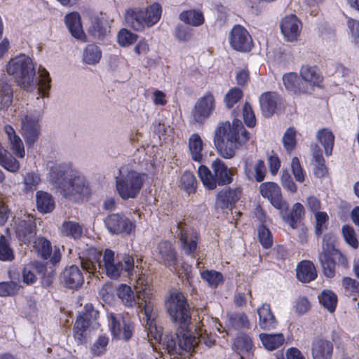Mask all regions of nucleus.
Masks as SVG:
<instances>
[{
    "instance_id": "nucleus-1",
    "label": "nucleus",
    "mask_w": 359,
    "mask_h": 359,
    "mask_svg": "<svg viewBox=\"0 0 359 359\" xmlns=\"http://www.w3.org/2000/svg\"><path fill=\"white\" fill-rule=\"evenodd\" d=\"M101 257L100 251L94 248H88L86 255L79 256L82 269L96 277H98L97 273H105L111 279H117L124 271L131 280L137 277V273L144 271L139 266V262L141 260L137 259L135 266L134 259L129 255H124L121 259H119L115 257L114 251L106 249L102 260Z\"/></svg>"
},
{
    "instance_id": "nucleus-2",
    "label": "nucleus",
    "mask_w": 359,
    "mask_h": 359,
    "mask_svg": "<svg viewBox=\"0 0 359 359\" xmlns=\"http://www.w3.org/2000/svg\"><path fill=\"white\" fill-rule=\"evenodd\" d=\"M5 69L21 88L27 91H32L39 85V95L41 97H48L51 81L49 73L45 68L39 67V80H38L36 64L29 55L20 53L11 58L7 62Z\"/></svg>"
},
{
    "instance_id": "nucleus-3",
    "label": "nucleus",
    "mask_w": 359,
    "mask_h": 359,
    "mask_svg": "<svg viewBox=\"0 0 359 359\" xmlns=\"http://www.w3.org/2000/svg\"><path fill=\"white\" fill-rule=\"evenodd\" d=\"M50 182L63 197L79 201L90 194L89 184L83 175L68 172L62 164L53 163L50 167Z\"/></svg>"
},
{
    "instance_id": "nucleus-4",
    "label": "nucleus",
    "mask_w": 359,
    "mask_h": 359,
    "mask_svg": "<svg viewBox=\"0 0 359 359\" xmlns=\"http://www.w3.org/2000/svg\"><path fill=\"white\" fill-rule=\"evenodd\" d=\"M250 139L249 133L242 122L234 119L231 125L229 121L219 123L215 129L214 144L221 156L230 159L236 151Z\"/></svg>"
},
{
    "instance_id": "nucleus-5",
    "label": "nucleus",
    "mask_w": 359,
    "mask_h": 359,
    "mask_svg": "<svg viewBox=\"0 0 359 359\" xmlns=\"http://www.w3.org/2000/svg\"><path fill=\"white\" fill-rule=\"evenodd\" d=\"M147 280L143 276L137 283V297L139 306L143 307V319L146 320L147 337L153 349H156V344H160L162 339L163 329L156 325V311L153 302V294L148 290Z\"/></svg>"
},
{
    "instance_id": "nucleus-6",
    "label": "nucleus",
    "mask_w": 359,
    "mask_h": 359,
    "mask_svg": "<svg viewBox=\"0 0 359 359\" xmlns=\"http://www.w3.org/2000/svg\"><path fill=\"white\" fill-rule=\"evenodd\" d=\"M147 177L146 173L128 167L121 168L118 175L115 177L116 190L118 196L123 200L136 198Z\"/></svg>"
},
{
    "instance_id": "nucleus-7",
    "label": "nucleus",
    "mask_w": 359,
    "mask_h": 359,
    "mask_svg": "<svg viewBox=\"0 0 359 359\" xmlns=\"http://www.w3.org/2000/svg\"><path fill=\"white\" fill-rule=\"evenodd\" d=\"M214 174L205 165H200L198 175L207 189H215L217 185L224 186L233 182V172L231 168L219 158L215 159L211 164Z\"/></svg>"
},
{
    "instance_id": "nucleus-8",
    "label": "nucleus",
    "mask_w": 359,
    "mask_h": 359,
    "mask_svg": "<svg viewBox=\"0 0 359 359\" xmlns=\"http://www.w3.org/2000/svg\"><path fill=\"white\" fill-rule=\"evenodd\" d=\"M165 306L172 320L180 325L182 329L187 328L191 322L189 306L182 292L171 290Z\"/></svg>"
},
{
    "instance_id": "nucleus-9",
    "label": "nucleus",
    "mask_w": 359,
    "mask_h": 359,
    "mask_svg": "<svg viewBox=\"0 0 359 359\" xmlns=\"http://www.w3.org/2000/svg\"><path fill=\"white\" fill-rule=\"evenodd\" d=\"M196 342L191 331L187 330L180 335H165L159 345L171 356L177 358L193 351Z\"/></svg>"
},
{
    "instance_id": "nucleus-10",
    "label": "nucleus",
    "mask_w": 359,
    "mask_h": 359,
    "mask_svg": "<svg viewBox=\"0 0 359 359\" xmlns=\"http://www.w3.org/2000/svg\"><path fill=\"white\" fill-rule=\"evenodd\" d=\"M262 196L269 201L270 203L282 215L283 211H287L289 205L283 199L281 189L279 185L273 182L262 183L259 187Z\"/></svg>"
},
{
    "instance_id": "nucleus-11",
    "label": "nucleus",
    "mask_w": 359,
    "mask_h": 359,
    "mask_svg": "<svg viewBox=\"0 0 359 359\" xmlns=\"http://www.w3.org/2000/svg\"><path fill=\"white\" fill-rule=\"evenodd\" d=\"M144 277L147 280V286L148 290L152 293V290L150 287V280L148 278V276L144 271H141V272L137 273V277L134 278L135 280V290L136 292V294L135 295L134 292L133 291L130 286L127 285L126 284H121L117 287V295L118 298L121 300L122 303L127 307H133L135 305H137V307L140 309L141 313H144L143 307L139 306L138 302L139 299L137 297V283L138 280Z\"/></svg>"
},
{
    "instance_id": "nucleus-12",
    "label": "nucleus",
    "mask_w": 359,
    "mask_h": 359,
    "mask_svg": "<svg viewBox=\"0 0 359 359\" xmlns=\"http://www.w3.org/2000/svg\"><path fill=\"white\" fill-rule=\"evenodd\" d=\"M216 101L213 94L206 92L196 102L191 116L197 123H203L208 118L215 109Z\"/></svg>"
},
{
    "instance_id": "nucleus-13",
    "label": "nucleus",
    "mask_w": 359,
    "mask_h": 359,
    "mask_svg": "<svg viewBox=\"0 0 359 359\" xmlns=\"http://www.w3.org/2000/svg\"><path fill=\"white\" fill-rule=\"evenodd\" d=\"M108 319L109 326L114 338L128 341L132 337L133 326L130 320L112 313L109 314Z\"/></svg>"
},
{
    "instance_id": "nucleus-14",
    "label": "nucleus",
    "mask_w": 359,
    "mask_h": 359,
    "mask_svg": "<svg viewBox=\"0 0 359 359\" xmlns=\"http://www.w3.org/2000/svg\"><path fill=\"white\" fill-rule=\"evenodd\" d=\"M280 29L285 41L295 42L301 34L302 23L295 15L290 14L281 20Z\"/></svg>"
},
{
    "instance_id": "nucleus-15",
    "label": "nucleus",
    "mask_w": 359,
    "mask_h": 359,
    "mask_svg": "<svg viewBox=\"0 0 359 359\" xmlns=\"http://www.w3.org/2000/svg\"><path fill=\"white\" fill-rule=\"evenodd\" d=\"M39 114L27 113L21 119V130L26 142L34 144L40 134Z\"/></svg>"
},
{
    "instance_id": "nucleus-16",
    "label": "nucleus",
    "mask_w": 359,
    "mask_h": 359,
    "mask_svg": "<svg viewBox=\"0 0 359 359\" xmlns=\"http://www.w3.org/2000/svg\"><path fill=\"white\" fill-rule=\"evenodd\" d=\"M108 231L113 234L130 233L135 224L124 215L111 214L104 221Z\"/></svg>"
},
{
    "instance_id": "nucleus-17",
    "label": "nucleus",
    "mask_w": 359,
    "mask_h": 359,
    "mask_svg": "<svg viewBox=\"0 0 359 359\" xmlns=\"http://www.w3.org/2000/svg\"><path fill=\"white\" fill-rule=\"evenodd\" d=\"M15 231L18 240L25 244L29 243L36 234L34 217L25 215L23 218L15 221Z\"/></svg>"
},
{
    "instance_id": "nucleus-18",
    "label": "nucleus",
    "mask_w": 359,
    "mask_h": 359,
    "mask_svg": "<svg viewBox=\"0 0 359 359\" xmlns=\"http://www.w3.org/2000/svg\"><path fill=\"white\" fill-rule=\"evenodd\" d=\"M229 42L232 48L239 51H249L252 41L248 31L241 25H236L232 29L229 36Z\"/></svg>"
},
{
    "instance_id": "nucleus-19",
    "label": "nucleus",
    "mask_w": 359,
    "mask_h": 359,
    "mask_svg": "<svg viewBox=\"0 0 359 359\" xmlns=\"http://www.w3.org/2000/svg\"><path fill=\"white\" fill-rule=\"evenodd\" d=\"M175 233L179 236L181 246L185 253L191 255L196 251L198 238L196 231L180 222L176 226Z\"/></svg>"
},
{
    "instance_id": "nucleus-20",
    "label": "nucleus",
    "mask_w": 359,
    "mask_h": 359,
    "mask_svg": "<svg viewBox=\"0 0 359 359\" xmlns=\"http://www.w3.org/2000/svg\"><path fill=\"white\" fill-rule=\"evenodd\" d=\"M280 104V97L275 92H266L259 97V104L262 114L271 117Z\"/></svg>"
},
{
    "instance_id": "nucleus-21",
    "label": "nucleus",
    "mask_w": 359,
    "mask_h": 359,
    "mask_svg": "<svg viewBox=\"0 0 359 359\" xmlns=\"http://www.w3.org/2000/svg\"><path fill=\"white\" fill-rule=\"evenodd\" d=\"M124 19L126 25L136 31H142L146 27L143 9L139 7L129 8L126 10Z\"/></svg>"
},
{
    "instance_id": "nucleus-22",
    "label": "nucleus",
    "mask_w": 359,
    "mask_h": 359,
    "mask_svg": "<svg viewBox=\"0 0 359 359\" xmlns=\"http://www.w3.org/2000/svg\"><path fill=\"white\" fill-rule=\"evenodd\" d=\"M333 344L323 339H315L311 344L313 359H332Z\"/></svg>"
},
{
    "instance_id": "nucleus-23",
    "label": "nucleus",
    "mask_w": 359,
    "mask_h": 359,
    "mask_svg": "<svg viewBox=\"0 0 359 359\" xmlns=\"http://www.w3.org/2000/svg\"><path fill=\"white\" fill-rule=\"evenodd\" d=\"M301 79L304 84V88L308 90L307 93H311L315 86H319L322 79L315 67L303 66L300 71Z\"/></svg>"
},
{
    "instance_id": "nucleus-24",
    "label": "nucleus",
    "mask_w": 359,
    "mask_h": 359,
    "mask_svg": "<svg viewBox=\"0 0 359 359\" xmlns=\"http://www.w3.org/2000/svg\"><path fill=\"white\" fill-rule=\"evenodd\" d=\"M244 171L248 180L260 182L263 181L265 177V163L262 160H258L255 163H252V162L249 160H246L244 164Z\"/></svg>"
},
{
    "instance_id": "nucleus-25",
    "label": "nucleus",
    "mask_w": 359,
    "mask_h": 359,
    "mask_svg": "<svg viewBox=\"0 0 359 359\" xmlns=\"http://www.w3.org/2000/svg\"><path fill=\"white\" fill-rule=\"evenodd\" d=\"M62 280L67 287L71 289H77L82 285L84 278L79 267L72 265L66 268L63 271Z\"/></svg>"
},
{
    "instance_id": "nucleus-26",
    "label": "nucleus",
    "mask_w": 359,
    "mask_h": 359,
    "mask_svg": "<svg viewBox=\"0 0 359 359\" xmlns=\"http://www.w3.org/2000/svg\"><path fill=\"white\" fill-rule=\"evenodd\" d=\"M259 316V325L262 330H271L276 327L278 322L275 318L271 306L264 304L257 309Z\"/></svg>"
},
{
    "instance_id": "nucleus-27",
    "label": "nucleus",
    "mask_w": 359,
    "mask_h": 359,
    "mask_svg": "<svg viewBox=\"0 0 359 359\" xmlns=\"http://www.w3.org/2000/svg\"><path fill=\"white\" fill-rule=\"evenodd\" d=\"M194 322L195 323L194 325V333L197 335L195 336L192 334V337L197 340L196 344L194 346V348L198 343H203L208 347L212 346L215 344V339L212 335L208 334L204 318L201 320H200V318H198V320L194 318Z\"/></svg>"
},
{
    "instance_id": "nucleus-28",
    "label": "nucleus",
    "mask_w": 359,
    "mask_h": 359,
    "mask_svg": "<svg viewBox=\"0 0 359 359\" xmlns=\"http://www.w3.org/2000/svg\"><path fill=\"white\" fill-rule=\"evenodd\" d=\"M157 249L164 263L177 270L176 252L172 244L168 241H161L158 243Z\"/></svg>"
},
{
    "instance_id": "nucleus-29",
    "label": "nucleus",
    "mask_w": 359,
    "mask_h": 359,
    "mask_svg": "<svg viewBox=\"0 0 359 359\" xmlns=\"http://www.w3.org/2000/svg\"><path fill=\"white\" fill-rule=\"evenodd\" d=\"M297 277L302 283H309L317 277L313 264L310 261H302L297 266Z\"/></svg>"
},
{
    "instance_id": "nucleus-30",
    "label": "nucleus",
    "mask_w": 359,
    "mask_h": 359,
    "mask_svg": "<svg viewBox=\"0 0 359 359\" xmlns=\"http://www.w3.org/2000/svg\"><path fill=\"white\" fill-rule=\"evenodd\" d=\"M89 33L95 38L100 39L110 32V25L104 15L95 18L88 29Z\"/></svg>"
},
{
    "instance_id": "nucleus-31",
    "label": "nucleus",
    "mask_w": 359,
    "mask_h": 359,
    "mask_svg": "<svg viewBox=\"0 0 359 359\" xmlns=\"http://www.w3.org/2000/svg\"><path fill=\"white\" fill-rule=\"evenodd\" d=\"M5 133L7 135L11 149L13 153L20 158L25 156L24 144L20 137L17 135L13 128L9 125L4 127Z\"/></svg>"
},
{
    "instance_id": "nucleus-32",
    "label": "nucleus",
    "mask_w": 359,
    "mask_h": 359,
    "mask_svg": "<svg viewBox=\"0 0 359 359\" xmlns=\"http://www.w3.org/2000/svg\"><path fill=\"white\" fill-rule=\"evenodd\" d=\"M241 195L240 188L221 191L217 196V205L222 209L227 208L229 205L236 203L240 199Z\"/></svg>"
},
{
    "instance_id": "nucleus-33",
    "label": "nucleus",
    "mask_w": 359,
    "mask_h": 359,
    "mask_svg": "<svg viewBox=\"0 0 359 359\" xmlns=\"http://www.w3.org/2000/svg\"><path fill=\"white\" fill-rule=\"evenodd\" d=\"M283 81L287 90H290L294 93H308V90L304 88V84L302 79L296 73L290 72L284 74Z\"/></svg>"
},
{
    "instance_id": "nucleus-34",
    "label": "nucleus",
    "mask_w": 359,
    "mask_h": 359,
    "mask_svg": "<svg viewBox=\"0 0 359 359\" xmlns=\"http://www.w3.org/2000/svg\"><path fill=\"white\" fill-rule=\"evenodd\" d=\"M189 151L191 159L201 163L203 159V143L198 134H192L189 139Z\"/></svg>"
},
{
    "instance_id": "nucleus-35",
    "label": "nucleus",
    "mask_w": 359,
    "mask_h": 359,
    "mask_svg": "<svg viewBox=\"0 0 359 359\" xmlns=\"http://www.w3.org/2000/svg\"><path fill=\"white\" fill-rule=\"evenodd\" d=\"M65 23L72 35L78 39L84 40L85 34L83 31L80 16L77 13H72L65 16Z\"/></svg>"
},
{
    "instance_id": "nucleus-36",
    "label": "nucleus",
    "mask_w": 359,
    "mask_h": 359,
    "mask_svg": "<svg viewBox=\"0 0 359 359\" xmlns=\"http://www.w3.org/2000/svg\"><path fill=\"white\" fill-rule=\"evenodd\" d=\"M283 212L280 216L283 219L287 222L293 229H297L298 224L304 215V207L300 203H296L292 206L290 214L286 215Z\"/></svg>"
},
{
    "instance_id": "nucleus-37",
    "label": "nucleus",
    "mask_w": 359,
    "mask_h": 359,
    "mask_svg": "<svg viewBox=\"0 0 359 359\" xmlns=\"http://www.w3.org/2000/svg\"><path fill=\"white\" fill-rule=\"evenodd\" d=\"M144 18L147 27H151L160 20L162 14V7L158 3H154L143 9Z\"/></svg>"
},
{
    "instance_id": "nucleus-38",
    "label": "nucleus",
    "mask_w": 359,
    "mask_h": 359,
    "mask_svg": "<svg viewBox=\"0 0 359 359\" xmlns=\"http://www.w3.org/2000/svg\"><path fill=\"white\" fill-rule=\"evenodd\" d=\"M36 206L39 212L48 213L53 210L55 202L50 194L40 191L36 193Z\"/></svg>"
},
{
    "instance_id": "nucleus-39",
    "label": "nucleus",
    "mask_w": 359,
    "mask_h": 359,
    "mask_svg": "<svg viewBox=\"0 0 359 359\" xmlns=\"http://www.w3.org/2000/svg\"><path fill=\"white\" fill-rule=\"evenodd\" d=\"M316 138L323 146L325 154L331 155L334 142V135L332 131L327 128L320 129L316 133Z\"/></svg>"
},
{
    "instance_id": "nucleus-40",
    "label": "nucleus",
    "mask_w": 359,
    "mask_h": 359,
    "mask_svg": "<svg viewBox=\"0 0 359 359\" xmlns=\"http://www.w3.org/2000/svg\"><path fill=\"white\" fill-rule=\"evenodd\" d=\"M259 339L263 346L269 351L279 348L284 342L285 339L282 334H259Z\"/></svg>"
},
{
    "instance_id": "nucleus-41",
    "label": "nucleus",
    "mask_w": 359,
    "mask_h": 359,
    "mask_svg": "<svg viewBox=\"0 0 359 359\" xmlns=\"http://www.w3.org/2000/svg\"><path fill=\"white\" fill-rule=\"evenodd\" d=\"M180 19L184 23L198 27L204 23V16L203 13L196 10H189L180 14Z\"/></svg>"
},
{
    "instance_id": "nucleus-42",
    "label": "nucleus",
    "mask_w": 359,
    "mask_h": 359,
    "mask_svg": "<svg viewBox=\"0 0 359 359\" xmlns=\"http://www.w3.org/2000/svg\"><path fill=\"white\" fill-rule=\"evenodd\" d=\"M253 346L251 337L243 333L238 335L233 343V348L238 353H248L252 350Z\"/></svg>"
},
{
    "instance_id": "nucleus-43",
    "label": "nucleus",
    "mask_w": 359,
    "mask_h": 359,
    "mask_svg": "<svg viewBox=\"0 0 359 359\" xmlns=\"http://www.w3.org/2000/svg\"><path fill=\"white\" fill-rule=\"evenodd\" d=\"M314 174L318 177H324L327 173V168L325 165V160L322 155V151L318 146H315L313 149Z\"/></svg>"
},
{
    "instance_id": "nucleus-44",
    "label": "nucleus",
    "mask_w": 359,
    "mask_h": 359,
    "mask_svg": "<svg viewBox=\"0 0 359 359\" xmlns=\"http://www.w3.org/2000/svg\"><path fill=\"white\" fill-rule=\"evenodd\" d=\"M201 278L207 283L208 286L216 288L224 283L223 275L215 270H204L201 272Z\"/></svg>"
},
{
    "instance_id": "nucleus-45",
    "label": "nucleus",
    "mask_w": 359,
    "mask_h": 359,
    "mask_svg": "<svg viewBox=\"0 0 359 359\" xmlns=\"http://www.w3.org/2000/svg\"><path fill=\"white\" fill-rule=\"evenodd\" d=\"M60 233L62 236L73 238H79L82 234V227L75 222L65 221L60 226Z\"/></svg>"
},
{
    "instance_id": "nucleus-46",
    "label": "nucleus",
    "mask_w": 359,
    "mask_h": 359,
    "mask_svg": "<svg viewBox=\"0 0 359 359\" xmlns=\"http://www.w3.org/2000/svg\"><path fill=\"white\" fill-rule=\"evenodd\" d=\"M102 57V52L100 48L95 44H89L83 52V59L84 62L88 65L98 63Z\"/></svg>"
},
{
    "instance_id": "nucleus-47",
    "label": "nucleus",
    "mask_w": 359,
    "mask_h": 359,
    "mask_svg": "<svg viewBox=\"0 0 359 359\" xmlns=\"http://www.w3.org/2000/svg\"><path fill=\"white\" fill-rule=\"evenodd\" d=\"M34 248L44 259L50 257L52 246L50 242L43 237L37 238L34 242Z\"/></svg>"
},
{
    "instance_id": "nucleus-48",
    "label": "nucleus",
    "mask_w": 359,
    "mask_h": 359,
    "mask_svg": "<svg viewBox=\"0 0 359 359\" xmlns=\"http://www.w3.org/2000/svg\"><path fill=\"white\" fill-rule=\"evenodd\" d=\"M15 259V252L10 242L4 236H0V260L12 262Z\"/></svg>"
},
{
    "instance_id": "nucleus-49",
    "label": "nucleus",
    "mask_w": 359,
    "mask_h": 359,
    "mask_svg": "<svg viewBox=\"0 0 359 359\" xmlns=\"http://www.w3.org/2000/svg\"><path fill=\"white\" fill-rule=\"evenodd\" d=\"M229 324L236 328H249L250 322L244 313H232L228 316Z\"/></svg>"
},
{
    "instance_id": "nucleus-50",
    "label": "nucleus",
    "mask_w": 359,
    "mask_h": 359,
    "mask_svg": "<svg viewBox=\"0 0 359 359\" xmlns=\"http://www.w3.org/2000/svg\"><path fill=\"white\" fill-rule=\"evenodd\" d=\"M320 302L329 311L333 312L337 303V295L330 290H324L320 297Z\"/></svg>"
},
{
    "instance_id": "nucleus-51",
    "label": "nucleus",
    "mask_w": 359,
    "mask_h": 359,
    "mask_svg": "<svg viewBox=\"0 0 359 359\" xmlns=\"http://www.w3.org/2000/svg\"><path fill=\"white\" fill-rule=\"evenodd\" d=\"M181 187L187 193H194L196 189L197 181L195 176L191 172L186 171L181 177Z\"/></svg>"
},
{
    "instance_id": "nucleus-52",
    "label": "nucleus",
    "mask_w": 359,
    "mask_h": 359,
    "mask_svg": "<svg viewBox=\"0 0 359 359\" xmlns=\"http://www.w3.org/2000/svg\"><path fill=\"white\" fill-rule=\"evenodd\" d=\"M342 285L347 295L353 296V299L359 297V283L355 280L345 277L342 280Z\"/></svg>"
},
{
    "instance_id": "nucleus-53",
    "label": "nucleus",
    "mask_w": 359,
    "mask_h": 359,
    "mask_svg": "<svg viewBox=\"0 0 359 359\" xmlns=\"http://www.w3.org/2000/svg\"><path fill=\"white\" fill-rule=\"evenodd\" d=\"M137 39V36L127 29H121L117 36L118 43L123 47H127L133 44Z\"/></svg>"
},
{
    "instance_id": "nucleus-54",
    "label": "nucleus",
    "mask_w": 359,
    "mask_h": 359,
    "mask_svg": "<svg viewBox=\"0 0 359 359\" xmlns=\"http://www.w3.org/2000/svg\"><path fill=\"white\" fill-rule=\"evenodd\" d=\"M319 260L323 268L325 275L328 278H332L334 275V259L332 257L327 256L325 254H320Z\"/></svg>"
},
{
    "instance_id": "nucleus-55",
    "label": "nucleus",
    "mask_w": 359,
    "mask_h": 359,
    "mask_svg": "<svg viewBox=\"0 0 359 359\" xmlns=\"http://www.w3.org/2000/svg\"><path fill=\"white\" fill-rule=\"evenodd\" d=\"M335 238L331 234H325L323 241V252L320 254H325L327 256L332 257L337 252L335 248Z\"/></svg>"
},
{
    "instance_id": "nucleus-56",
    "label": "nucleus",
    "mask_w": 359,
    "mask_h": 359,
    "mask_svg": "<svg viewBox=\"0 0 359 359\" xmlns=\"http://www.w3.org/2000/svg\"><path fill=\"white\" fill-rule=\"evenodd\" d=\"M297 132L293 128H289L283 135V143L285 149L290 153L296 146Z\"/></svg>"
},
{
    "instance_id": "nucleus-57",
    "label": "nucleus",
    "mask_w": 359,
    "mask_h": 359,
    "mask_svg": "<svg viewBox=\"0 0 359 359\" xmlns=\"http://www.w3.org/2000/svg\"><path fill=\"white\" fill-rule=\"evenodd\" d=\"M243 97V91L238 88H231L225 95L224 102L226 106L230 109L237 103Z\"/></svg>"
},
{
    "instance_id": "nucleus-58",
    "label": "nucleus",
    "mask_w": 359,
    "mask_h": 359,
    "mask_svg": "<svg viewBox=\"0 0 359 359\" xmlns=\"http://www.w3.org/2000/svg\"><path fill=\"white\" fill-rule=\"evenodd\" d=\"M108 343L109 338L107 337H99L91 347V352L93 355L99 356L104 354L106 351Z\"/></svg>"
},
{
    "instance_id": "nucleus-59",
    "label": "nucleus",
    "mask_w": 359,
    "mask_h": 359,
    "mask_svg": "<svg viewBox=\"0 0 359 359\" xmlns=\"http://www.w3.org/2000/svg\"><path fill=\"white\" fill-rule=\"evenodd\" d=\"M258 238L260 243L265 248H269L273 243L271 231L265 226L261 225L258 228Z\"/></svg>"
},
{
    "instance_id": "nucleus-60",
    "label": "nucleus",
    "mask_w": 359,
    "mask_h": 359,
    "mask_svg": "<svg viewBox=\"0 0 359 359\" xmlns=\"http://www.w3.org/2000/svg\"><path fill=\"white\" fill-rule=\"evenodd\" d=\"M20 290V285L15 282L0 283V296L6 297L15 294Z\"/></svg>"
},
{
    "instance_id": "nucleus-61",
    "label": "nucleus",
    "mask_w": 359,
    "mask_h": 359,
    "mask_svg": "<svg viewBox=\"0 0 359 359\" xmlns=\"http://www.w3.org/2000/svg\"><path fill=\"white\" fill-rule=\"evenodd\" d=\"M40 182V178L38 175L29 172L24 177V185L26 191H33L36 189Z\"/></svg>"
},
{
    "instance_id": "nucleus-62",
    "label": "nucleus",
    "mask_w": 359,
    "mask_h": 359,
    "mask_svg": "<svg viewBox=\"0 0 359 359\" xmlns=\"http://www.w3.org/2000/svg\"><path fill=\"white\" fill-rule=\"evenodd\" d=\"M341 232L346 242L353 248H357L358 246V242L353 227L348 225H344L341 229Z\"/></svg>"
},
{
    "instance_id": "nucleus-63",
    "label": "nucleus",
    "mask_w": 359,
    "mask_h": 359,
    "mask_svg": "<svg viewBox=\"0 0 359 359\" xmlns=\"http://www.w3.org/2000/svg\"><path fill=\"white\" fill-rule=\"evenodd\" d=\"M291 169L295 180L299 182H303L305 180L306 173L297 157L293 158L291 161Z\"/></svg>"
},
{
    "instance_id": "nucleus-64",
    "label": "nucleus",
    "mask_w": 359,
    "mask_h": 359,
    "mask_svg": "<svg viewBox=\"0 0 359 359\" xmlns=\"http://www.w3.org/2000/svg\"><path fill=\"white\" fill-rule=\"evenodd\" d=\"M243 116L245 123L250 128L256 124V118L251 105L246 102L243 108Z\"/></svg>"
}]
</instances>
